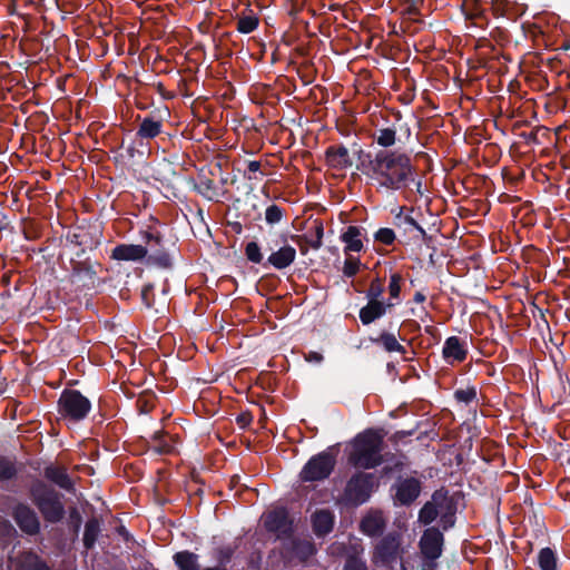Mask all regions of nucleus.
<instances>
[{
  "instance_id": "1",
  "label": "nucleus",
  "mask_w": 570,
  "mask_h": 570,
  "mask_svg": "<svg viewBox=\"0 0 570 570\" xmlns=\"http://www.w3.org/2000/svg\"><path fill=\"white\" fill-rule=\"evenodd\" d=\"M358 168L372 180L377 190L397 191L415 185L421 193L422 183L409 154L401 150H377L364 154L358 150Z\"/></svg>"
},
{
  "instance_id": "2",
  "label": "nucleus",
  "mask_w": 570,
  "mask_h": 570,
  "mask_svg": "<svg viewBox=\"0 0 570 570\" xmlns=\"http://www.w3.org/2000/svg\"><path fill=\"white\" fill-rule=\"evenodd\" d=\"M382 449V436L374 430H366L355 436L348 461L355 468L374 469L383 463Z\"/></svg>"
},
{
  "instance_id": "3",
  "label": "nucleus",
  "mask_w": 570,
  "mask_h": 570,
  "mask_svg": "<svg viewBox=\"0 0 570 570\" xmlns=\"http://www.w3.org/2000/svg\"><path fill=\"white\" fill-rule=\"evenodd\" d=\"M30 494L46 521L57 523L62 520L65 507L61 495L56 490L43 482H38L31 487Z\"/></svg>"
},
{
  "instance_id": "4",
  "label": "nucleus",
  "mask_w": 570,
  "mask_h": 570,
  "mask_svg": "<svg viewBox=\"0 0 570 570\" xmlns=\"http://www.w3.org/2000/svg\"><path fill=\"white\" fill-rule=\"evenodd\" d=\"M91 410L90 401L77 390H65L58 400V414L68 423H78Z\"/></svg>"
},
{
  "instance_id": "5",
  "label": "nucleus",
  "mask_w": 570,
  "mask_h": 570,
  "mask_svg": "<svg viewBox=\"0 0 570 570\" xmlns=\"http://www.w3.org/2000/svg\"><path fill=\"white\" fill-rule=\"evenodd\" d=\"M401 539L397 533H389L375 546L373 560L376 564L394 570L396 566L401 570H409L407 563L401 557Z\"/></svg>"
},
{
  "instance_id": "6",
  "label": "nucleus",
  "mask_w": 570,
  "mask_h": 570,
  "mask_svg": "<svg viewBox=\"0 0 570 570\" xmlns=\"http://www.w3.org/2000/svg\"><path fill=\"white\" fill-rule=\"evenodd\" d=\"M374 487V476L371 473H355L347 481L342 494L346 505L358 507L368 501Z\"/></svg>"
},
{
  "instance_id": "7",
  "label": "nucleus",
  "mask_w": 570,
  "mask_h": 570,
  "mask_svg": "<svg viewBox=\"0 0 570 570\" xmlns=\"http://www.w3.org/2000/svg\"><path fill=\"white\" fill-rule=\"evenodd\" d=\"M336 458L328 449L313 455L299 472V479L303 482L323 481L327 479L334 470Z\"/></svg>"
},
{
  "instance_id": "8",
  "label": "nucleus",
  "mask_w": 570,
  "mask_h": 570,
  "mask_svg": "<svg viewBox=\"0 0 570 570\" xmlns=\"http://www.w3.org/2000/svg\"><path fill=\"white\" fill-rule=\"evenodd\" d=\"M444 535L442 531L435 527L424 530L420 542V551L423 557L424 566L433 567L435 561L441 557L443 551Z\"/></svg>"
},
{
  "instance_id": "9",
  "label": "nucleus",
  "mask_w": 570,
  "mask_h": 570,
  "mask_svg": "<svg viewBox=\"0 0 570 570\" xmlns=\"http://www.w3.org/2000/svg\"><path fill=\"white\" fill-rule=\"evenodd\" d=\"M265 529L274 533L278 540L292 539L293 520L284 508H277L269 511L264 519Z\"/></svg>"
},
{
  "instance_id": "10",
  "label": "nucleus",
  "mask_w": 570,
  "mask_h": 570,
  "mask_svg": "<svg viewBox=\"0 0 570 570\" xmlns=\"http://www.w3.org/2000/svg\"><path fill=\"white\" fill-rule=\"evenodd\" d=\"M436 508L440 524L444 531L452 528L455 523L456 503L448 491L440 489L432 494Z\"/></svg>"
},
{
  "instance_id": "11",
  "label": "nucleus",
  "mask_w": 570,
  "mask_h": 570,
  "mask_svg": "<svg viewBox=\"0 0 570 570\" xmlns=\"http://www.w3.org/2000/svg\"><path fill=\"white\" fill-rule=\"evenodd\" d=\"M269 256L266 259V265L273 266L275 269H285L291 266L296 259V249L292 245L287 244L286 239L282 237V245L276 240L275 245L268 244Z\"/></svg>"
},
{
  "instance_id": "12",
  "label": "nucleus",
  "mask_w": 570,
  "mask_h": 570,
  "mask_svg": "<svg viewBox=\"0 0 570 570\" xmlns=\"http://www.w3.org/2000/svg\"><path fill=\"white\" fill-rule=\"evenodd\" d=\"M394 500L400 505H410L420 495L422 490L421 481L416 478H399L392 487Z\"/></svg>"
},
{
  "instance_id": "13",
  "label": "nucleus",
  "mask_w": 570,
  "mask_h": 570,
  "mask_svg": "<svg viewBox=\"0 0 570 570\" xmlns=\"http://www.w3.org/2000/svg\"><path fill=\"white\" fill-rule=\"evenodd\" d=\"M12 518L22 532L29 535H35L40 531V521L35 512L28 504L18 503L13 507Z\"/></svg>"
},
{
  "instance_id": "14",
  "label": "nucleus",
  "mask_w": 570,
  "mask_h": 570,
  "mask_svg": "<svg viewBox=\"0 0 570 570\" xmlns=\"http://www.w3.org/2000/svg\"><path fill=\"white\" fill-rule=\"evenodd\" d=\"M145 239L147 243V246L145 247L148 249V254L146 256L147 263L156 265L161 268L170 267L171 258L163 247L160 236L151 233H146Z\"/></svg>"
},
{
  "instance_id": "15",
  "label": "nucleus",
  "mask_w": 570,
  "mask_h": 570,
  "mask_svg": "<svg viewBox=\"0 0 570 570\" xmlns=\"http://www.w3.org/2000/svg\"><path fill=\"white\" fill-rule=\"evenodd\" d=\"M330 550L334 556L346 554L344 570H367L365 560L360 556L363 551L360 544H352L347 549L344 543L335 542L330 547Z\"/></svg>"
},
{
  "instance_id": "16",
  "label": "nucleus",
  "mask_w": 570,
  "mask_h": 570,
  "mask_svg": "<svg viewBox=\"0 0 570 570\" xmlns=\"http://www.w3.org/2000/svg\"><path fill=\"white\" fill-rule=\"evenodd\" d=\"M326 164L337 170L352 167L353 160L344 145L330 146L325 151Z\"/></svg>"
},
{
  "instance_id": "17",
  "label": "nucleus",
  "mask_w": 570,
  "mask_h": 570,
  "mask_svg": "<svg viewBox=\"0 0 570 570\" xmlns=\"http://www.w3.org/2000/svg\"><path fill=\"white\" fill-rule=\"evenodd\" d=\"M148 249L142 245L120 244L111 252V258L125 262H139L146 258Z\"/></svg>"
},
{
  "instance_id": "18",
  "label": "nucleus",
  "mask_w": 570,
  "mask_h": 570,
  "mask_svg": "<svg viewBox=\"0 0 570 570\" xmlns=\"http://www.w3.org/2000/svg\"><path fill=\"white\" fill-rule=\"evenodd\" d=\"M443 357L450 364L465 360L468 351L465 343L458 336H450L445 340L442 348Z\"/></svg>"
},
{
  "instance_id": "19",
  "label": "nucleus",
  "mask_w": 570,
  "mask_h": 570,
  "mask_svg": "<svg viewBox=\"0 0 570 570\" xmlns=\"http://www.w3.org/2000/svg\"><path fill=\"white\" fill-rule=\"evenodd\" d=\"M394 306L393 302L367 301V304L360 309L358 316L363 325H368L383 317L389 307Z\"/></svg>"
},
{
  "instance_id": "20",
  "label": "nucleus",
  "mask_w": 570,
  "mask_h": 570,
  "mask_svg": "<svg viewBox=\"0 0 570 570\" xmlns=\"http://www.w3.org/2000/svg\"><path fill=\"white\" fill-rule=\"evenodd\" d=\"M312 527L316 537H325L333 530L334 514L326 509L315 511L312 514Z\"/></svg>"
},
{
  "instance_id": "21",
  "label": "nucleus",
  "mask_w": 570,
  "mask_h": 570,
  "mask_svg": "<svg viewBox=\"0 0 570 570\" xmlns=\"http://www.w3.org/2000/svg\"><path fill=\"white\" fill-rule=\"evenodd\" d=\"M385 520L381 512L374 511L367 513L361 521V530L368 537H379L385 529Z\"/></svg>"
},
{
  "instance_id": "22",
  "label": "nucleus",
  "mask_w": 570,
  "mask_h": 570,
  "mask_svg": "<svg viewBox=\"0 0 570 570\" xmlns=\"http://www.w3.org/2000/svg\"><path fill=\"white\" fill-rule=\"evenodd\" d=\"M45 476L67 492H75V485L67 470L62 466L49 465L45 469Z\"/></svg>"
},
{
  "instance_id": "23",
  "label": "nucleus",
  "mask_w": 570,
  "mask_h": 570,
  "mask_svg": "<svg viewBox=\"0 0 570 570\" xmlns=\"http://www.w3.org/2000/svg\"><path fill=\"white\" fill-rule=\"evenodd\" d=\"M341 240L345 244V253H360L364 247L362 242V228L357 226H348L341 235Z\"/></svg>"
},
{
  "instance_id": "24",
  "label": "nucleus",
  "mask_w": 570,
  "mask_h": 570,
  "mask_svg": "<svg viewBox=\"0 0 570 570\" xmlns=\"http://www.w3.org/2000/svg\"><path fill=\"white\" fill-rule=\"evenodd\" d=\"M194 189L205 199L210 202H217L223 195L217 185L206 177H200L199 180L194 184Z\"/></svg>"
},
{
  "instance_id": "25",
  "label": "nucleus",
  "mask_w": 570,
  "mask_h": 570,
  "mask_svg": "<svg viewBox=\"0 0 570 570\" xmlns=\"http://www.w3.org/2000/svg\"><path fill=\"white\" fill-rule=\"evenodd\" d=\"M397 226L403 228L405 233H411L412 230H415L417 234L413 236L415 239L425 240L429 238L425 229L416 223V220L410 216V215H402L400 213L396 215Z\"/></svg>"
},
{
  "instance_id": "26",
  "label": "nucleus",
  "mask_w": 570,
  "mask_h": 570,
  "mask_svg": "<svg viewBox=\"0 0 570 570\" xmlns=\"http://www.w3.org/2000/svg\"><path fill=\"white\" fill-rule=\"evenodd\" d=\"M100 532L101 525L98 519L91 518L86 522L82 541L87 550L95 547Z\"/></svg>"
},
{
  "instance_id": "27",
  "label": "nucleus",
  "mask_w": 570,
  "mask_h": 570,
  "mask_svg": "<svg viewBox=\"0 0 570 570\" xmlns=\"http://www.w3.org/2000/svg\"><path fill=\"white\" fill-rule=\"evenodd\" d=\"M199 557L190 551H180L175 553L174 561L179 570H199Z\"/></svg>"
},
{
  "instance_id": "28",
  "label": "nucleus",
  "mask_w": 570,
  "mask_h": 570,
  "mask_svg": "<svg viewBox=\"0 0 570 570\" xmlns=\"http://www.w3.org/2000/svg\"><path fill=\"white\" fill-rule=\"evenodd\" d=\"M163 124L151 117H146L140 122L137 136L145 139H151L158 136L161 131Z\"/></svg>"
},
{
  "instance_id": "29",
  "label": "nucleus",
  "mask_w": 570,
  "mask_h": 570,
  "mask_svg": "<svg viewBox=\"0 0 570 570\" xmlns=\"http://www.w3.org/2000/svg\"><path fill=\"white\" fill-rule=\"evenodd\" d=\"M371 342L374 344H381L386 352L405 354V347L397 342L393 333L383 332L380 337H371Z\"/></svg>"
},
{
  "instance_id": "30",
  "label": "nucleus",
  "mask_w": 570,
  "mask_h": 570,
  "mask_svg": "<svg viewBox=\"0 0 570 570\" xmlns=\"http://www.w3.org/2000/svg\"><path fill=\"white\" fill-rule=\"evenodd\" d=\"M537 564L540 570H558V556L549 547L542 548L537 556Z\"/></svg>"
},
{
  "instance_id": "31",
  "label": "nucleus",
  "mask_w": 570,
  "mask_h": 570,
  "mask_svg": "<svg viewBox=\"0 0 570 570\" xmlns=\"http://www.w3.org/2000/svg\"><path fill=\"white\" fill-rule=\"evenodd\" d=\"M17 570H51V568L38 554L28 552L18 563Z\"/></svg>"
},
{
  "instance_id": "32",
  "label": "nucleus",
  "mask_w": 570,
  "mask_h": 570,
  "mask_svg": "<svg viewBox=\"0 0 570 570\" xmlns=\"http://www.w3.org/2000/svg\"><path fill=\"white\" fill-rule=\"evenodd\" d=\"M396 140V130L392 127L377 129L374 134V141L383 148L382 150H391Z\"/></svg>"
},
{
  "instance_id": "33",
  "label": "nucleus",
  "mask_w": 570,
  "mask_h": 570,
  "mask_svg": "<svg viewBox=\"0 0 570 570\" xmlns=\"http://www.w3.org/2000/svg\"><path fill=\"white\" fill-rule=\"evenodd\" d=\"M292 552L301 560H307L315 553L314 544L308 540L293 539Z\"/></svg>"
},
{
  "instance_id": "34",
  "label": "nucleus",
  "mask_w": 570,
  "mask_h": 570,
  "mask_svg": "<svg viewBox=\"0 0 570 570\" xmlns=\"http://www.w3.org/2000/svg\"><path fill=\"white\" fill-rule=\"evenodd\" d=\"M236 547L226 544L218 547L213 552V559L216 561V567L228 569L227 566L232 561Z\"/></svg>"
},
{
  "instance_id": "35",
  "label": "nucleus",
  "mask_w": 570,
  "mask_h": 570,
  "mask_svg": "<svg viewBox=\"0 0 570 570\" xmlns=\"http://www.w3.org/2000/svg\"><path fill=\"white\" fill-rule=\"evenodd\" d=\"M438 519L436 508L434 505L433 499L431 498L420 510L419 512V521L424 525L431 524L433 521Z\"/></svg>"
},
{
  "instance_id": "36",
  "label": "nucleus",
  "mask_w": 570,
  "mask_h": 570,
  "mask_svg": "<svg viewBox=\"0 0 570 570\" xmlns=\"http://www.w3.org/2000/svg\"><path fill=\"white\" fill-rule=\"evenodd\" d=\"M258 22L255 14L242 16L237 20V31L244 35L250 33L258 27Z\"/></svg>"
},
{
  "instance_id": "37",
  "label": "nucleus",
  "mask_w": 570,
  "mask_h": 570,
  "mask_svg": "<svg viewBox=\"0 0 570 570\" xmlns=\"http://www.w3.org/2000/svg\"><path fill=\"white\" fill-rule=\"evenodd\" d=\"M284 217V210L275 204L269 205L265 210V220L268 225L281 223Z\"/></svg>"
},
{
  "instance_id": "38",
  "label": "nucleus",
  "mask_w": 570,
  "mask_h": 570,
  "mask_svg": "<svg viewBox=\"0 0 570 570\" xmlns=\"http://www.w3.org/2000/svg\"><path fill=\"white\" fill-rule=\"evenodd\" d=\"M245 255L247 259L254 264H261L263 262V254L261 247L256 242H249L245 247Z\"/></svg>"
},
{
  "instance_id": "39",
  "label": "nucleus",
  "mask_w": 570,
  "mask_h": 570,
  "mask_svg": "<svg viewBox=\"0 0 570 570\" xmlns=\"http://www.w3.org/2000/svg\"><path fill=\"white\" fill-rule=\"evenodd\" d=\"M384 292V287L379 278L372 281L368 289L365 293L367 301L382 302L380 298Z\"/></svg>"
},
{
  "instance_id": "40",
  "label": "nucleus",
  "mask_w": 570,
  "mask_h": 570,
  "mask_svg": "<svg viewBox=\"0 0 570 570\" xmlns=\"http://www.w3.org/2000/svg\"><path fill=\"white\" fill-rule=\"evenodd\" d=\"M454 397L458 402L470 404L476 399L475 387L460 389L454 392Z\"/></svg>"
},
{
  "instance_id": "41",
  "label": "nucleus",
  "mask_w": 570,
  "mask_h": 570,
  "mask_svg": "<svg viewBox=\"0 0 570 570\" xmlns=\"http://www.w3.org/2000/svg\"><path fill=\"white\" fill-rule=\"evenodd\" d=\"M17 473L14 464L6 459L0 460V480H10Z\"/></svg>"
},
{
  "instance_id": "42",
  "label": "nucleus",
  "mask_w": 570,
  "mask_h": 570,
  "mask_svg": "<svg viewBox=\"0 0 570 570\" xmlns=\"http://www.w3.org/2000/svg\"><path fill=\"white\" fill-rule=\"evenodd\" d=\"M360 259L355 257H348L344 262L343 274L346 277H354L360 268Z\"/></svg>"
},
{
  "instance_id": "43",
  "label": "nucleus",
  "mask_w": 570,
  "mask_h": 570,
  "mask_svg": "<svg viewBox=\"0 0 570 570\" xmlns=\"http://www.w3.org/2000/svg\"><path fill=\"white\" fill-rule=\"evenodd\" d=\"M402 276L400 274H392L389 283V293L391 299H399L401 292Z\"/></svg>"
},
{
  "instance_id": "44",
  "label": "nucleus",
  "mask_w": 570,
  "mask_h": 570,
  "mask_svg": "<svg viewBox=\"0 0 570 570\" xmlns=\"http://www.w3.org/2000/svg\"><path fill=\"white\" fill-rule=\"evenodd\" d=\"M374 237L377 242L391 245L395 240V233L391 228L383 227L375 233Z\"/></svg>"
},
{
  "instance_id": "45",
  "label": "nucleus",
  "mask_w": 570,
  "mask_h": 570,
  "mask_svg": "<svg viewBox=\"0 0 570 570\" xmlns=\"http://www.w3.org/2000/svg\"><path fill=\"white\" fill-rule=\"evenodd\" d=\"M247 170L249 173L247 176L248 179H257L256 174L261 173V163L257 160H249L247 164Z\"/></svg>"
},
{
  "instance_id": "46",
  "label": "nucleus",
  "mask_w": 570,
  "mask_h": 570,
  "mask_svg": "<svg viewBox=\"0 0 570 570\" xmlns=\"http://www.w3.org/2000/svg\"><path fill=\"white\" fill-rule=\"evenodd\" d=\"M305 360L309 363L320 364L323 362L324 357L321 353L312 351L308 354H306Z\"/></svg>"
},
{
  "instance_id": "47",
  "label": "nucleus",
  "mask_w": 570,
  "mask_h": 570,
  "mask_svg": "<svg viewBox=\"0 0 570 570\" xmlns=\"http://www.w3.org/2000/svg\"><path fill=\"white\" fill-rule=\"evenodd\" d=\"M7 226V216L0 212V230L4 229Z\"/></svg>"
},
{
  "instance_id": "48",
  "label": "nucleus",
  "mask_w": 570,
  "mask_h": 570,
  "mask_svg": "<svg viewBox=\"0 0 570 570\" xmlns=\"http://www.w3.org/2000/svg\"><path fill=\"white\" fill-rule=\"evenodd\" d=\"M414 301L416 303H423L425 301V295L423 293H421V292H416L414 294Z\"/></svg>"
},
{
  "instance_id": "49",
  "label": "nucleus",
  "mask_w": 570,
  "mask_h": 570,
  "mask_svg": "<svg viewBox=\"0 0 570 570\" xmlns=\"http://www.w3.org/2000/svg\"><path fill=\"white\" fill-rule=\"evenodd\" d=\"M153 438H154L155 441L160 443V441L163 439V433L160 431H157V432L154 433Z\"/></svg>"
},
{
  "instance_id": "50",
  "label": "nucleus",
  "mask_w": 570,
  "mask_h": 570,
  "mask_svg": "<svg viewBox=\"0 0 570 570\" xmlns=\"http://www.w3.org/2000/svg\"><path fill=\"white\" fill-rule=\"evenodd\" d=\"M199 570H228V569L215 566V567H208V568H204V569H199Z\"/></svg>"
},
{
  "instance_id": "51",
  "label": "nucleus",
  "mask_w": 570,
  "mask_h": 570,
  "mask_svg": "<svg viewBox=\"0 0 570 570\" xmlns=\"http://www.w3.org/2000/svg\"><path fill=\"white\" fill-rule=\"evenodd\" d=\"M406 137L409 138L411 136V129L409 127L405 128Z\"/></svg>"
},
{
  "instance_id": "52",
  "label": "nucleus",
  "mask_w": 570,
  "mask_h": 570,
  "mask_svg": "<svg viewBox=\"0 0 570 570\" xmlns=\"http://www.w3.org/2000/svg\"><path fill=\"white\" fill-rule=\"evenodd\" d=\"M149 288V286H146L145 289L142 291V295L145 296L146 295V291Z\"/></svg>"
},
{
  "instance_id": "53",
  "label": "nucleus",
  "mask_w": 570,
  "mask_h": 570,
  "mask_svg": "<svg viewBox=\"0 0 570 570\" xmlns=\"http://www.w3.org/2000/svg\"><path fill=\"white\" fill-rule=\"evenodd\" d=\"M159 451H161V452H166V451H167V449H166V448H160V449H159Z\"/></svg>"
},
{
  "instance_id": "54",
  "label": "nucleus",
  "mask_w": 570,
  "mask_h": 570,
  "mask_svg": "<svg viewBox=\"0 0 570 570\" xmlns=\"http://www.w3.org/2000/svg\"><path fill=\"white\" fill-rule=\"evenodd\" d=\"M129 151H130V155H132L134 147H130V148H129Z\"/></svg>"
}]
</instances>
